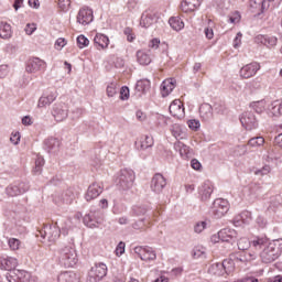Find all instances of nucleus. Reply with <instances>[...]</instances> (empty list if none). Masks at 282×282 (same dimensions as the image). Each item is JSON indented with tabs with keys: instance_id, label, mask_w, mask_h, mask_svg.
Masks as SVG:
<instances>
[{
	"instance_id": "1",
	"label": "nucleus",
	"mask_w": 282,
	"mask_h": 282,
	"mask_svg": "<svg viewBox=\"0 0 282 282\" xmlns=\"http://www.w3.org/2000/svg\"><path fill=\"white\" fill-rule=\"evenodd\" d=\"M19 265V260L10 256L0 257V268L1 270H8L6 274V280L8 282H36L35 278L28 271L15 270Z\"/></svg>"
},
{
	"instance_id": "2",
	"label": "nucleus",
	"mask_w": 282,
	"mask_h": 282,
	"mask_svg": "<svg viewBox=\"0 0 282 282\" xmlns=\"http://www.w3.org/2000/svg\"><path fill=\"white\" fill-rule=\"evenodd\" d=\"M282 252V239L274 240L265 246L263 250L260 252V258L262 263H272L276 261L279 257H281Z\"/></svg>"
},
{
	"instance_id": "3",
	"label": "nucleus",
	"mask_w": 282,
	"mask_h": 282,
	"mask_svg": "<svg viewBox=\"0 0 282 282\" xmlns=\"http://www.w3.org/2000/svg\"><path fill=\"white\" fill-rule=\"evenodd\" d=\"M57 259L64 268H74L78 263V253L74 247L65 246L58 250Z\"/></svg>"
},
{
	"instance_id": "4",
	"label": "nucleus",
	"mask_w": 282,
	"mask_h": 282,
	"mask_svg": "<svg viewBox=\"0 0 282 282\" xmlns=\"http://www.w3.org/2000/svg\"><path fill=\"white\" fill-rule=\"evenodd\" d=\"M36 237H41L43 243H55L61 237V228L56 225H44L41 230H37Z\"/></svg>"
},
{
	"instance_id": "5",
	"label": "nucleus",
	"mask_w": 282,
	"mask_h": 282,
	"mask_svg": "<svg viewBox=\"0 0 282 282\" xmlns=\"http://www.w3.org/2000/svg\"><path fill=\"white\" fill-rule=\"evenodd\" d=\"M135 180V173L132 170H121L117 180V188L119 191H129L133 186V182Z\"/></svg>"
},
{
	"instance_id": "6",
	"label": "nucleus",
	"mask_w": 282,
	"mask_h": 282,
	"mask_svg": "<svg viewBox=\"0 0 282 282\" xmlns=\"http://www.w3.org/2000/svg\"><path fill=\"white\" fill-rule=\"evenodd\" d=\"M84 224L87 228H100L105 224V213L100 209L90 210L84 216Z\"/></svg>"
},
{
	"instance_id": "7",
	"label": "nucleus",
	"mask_w": 282,
	"mask_h": 282,
	"mask_svg": "<svg viewBox=\"0 0 282 282\" xmlns=\"http://www.w3.org/2000/svg\"><path fill=\"white\" fill-rule=\"evenodd\" d=\"M232 261L224 260L223 262H215L210 264L208 272L213 276H226V274H230L232 272Z\"/></svg>"
},
{
	"instance_id": "8",
	"label": "nucleus",
	"mask_w": 282,
	"mask_h": 282,
	"mask_svg": "<svg viewBox=\"0 0 282 282\" xmlns=\"http://www.w3.org/2000/svg\"><path fill=\"white\" fill-rule=\"evenodd\" d=\"M228 210H230V204L228 200L224 198H217L213 203L210 214L215 219H221V217H224Z\"/></svg>"
},
{
	"instance_id": "9",
	"label": "nucleus",
	"mask_w": 282,
	"mask_h": 282,
	"mask_svg": "<svg viewBox=\"0 0 282 282\" xmlns=\"http://www.w3.org/2000/svg\"><path fill=\"white\" fill-rule=\"evenodd\" d=\"M107 276V264L96 263L88 272L87 282H99Z\"/></svg>"
},
{
	"instance_id": "10",
	"label": "nucleus",
	"mask_w": 282,
	"mask_h": 282,
	"mask_svg": "<svg viewBox=\"0 0 282 282\" xmlns=\"http://www.w3.org/2000/svg\"><path fill=\"white\" fill-rule=\"evenodd\" d=\"M51 113L56 122H63L69 116V107L65 102H56L53 105Z\"/></svg>"
},
{
	"instance_id": "11",
	"label": "nucleus",
	"mask_w": 282,
	"mask_h": 282,
	"mask_svg": "<svg viewBox=\"0 0 282 282\" xmlns=\"http://www.w3.org/2000/svg\"><path fill=\"white\" fill-rule=\"evenodd\" d=\"M29 191L30 183L28 182H15L6 187L8 197H19V195H23V193H28Z\"/></svg>"
},
{
	"instance_id": "12",
	"label": "nucleus",
	"mask_w": 282,
	"mask_h": 282,
	"mask_svg": "<svg viewBox=\"0 0 282 282\" xmlns=\"http://www.w3.org/2000/svg\"><path fill=\"white\" fill-rule=\"evenodd\" d=\"M240 122L247 131H252L259 127V121L252 111H246L240 116Z\"/></svg>"
},
{
	"instance_id": "13",
	"label": "nucleus",
	"mask_w": 282,
	"mask_h": 282,
	"mask_svg": "<svg viewBox=\"0 0 282 282\" xmlns=\"http://www.w3.org/2000/svg\"><path fill=\"white\" fill-rule=\"evenodd\" d=\"M134 253L141 259V261H155L158 254L151 247H135Z\"/></svg>"
},
{
	"instance_id": "14",
	"label": "nucleus",
	"mask_w": 282,
	"mask_h": 282,
	"mask_svg": "<svg viewBox=\"0 0 282 282\" xmlns=\"http://www.w3.org/2000/svg\"><path fill=\"white\" fill-rule=\"evenodd\" d=\"M166 187V178L161 173L154 174L151 180L150 188L153 193L160 194Z\"/></svg>"
},
{
	"instance_id": "15",
	"label": "nucleus",
	"mask_w": 282,
	"mask_h": 282,
	"mask_svg": "<svg viewBox=\"0 0 282 282\" xmlns=\"http://www.w3.org/2000/svg\"><path fill=\"white\" fill-rule=\"evenodd\" d=\"M94 21V10L84 7L77 14V23L80 25H89Z\"/></svg>"
},
{
	"instance_id": "16",
	"label": "nucleus",
	"mask_w": 282,
	"mask_h": 282,
	"mask_svg": "<svg viewBox=\"0 0 282 282\" xmlns=\"http://www.w3.org/2000/svg\"><path fill=\"white\" fill-rule=\"evenodd\" d=\"M259 69H261V65L257 62L247 64L240 69V76L241 78H252V76L257 75Z\"/></svg>"
},
{
	"instance_id": "17",
	"label": "nucleus",
	"mask_w": 282,
	"mask_h": 282,
	"mask_svg": "<svg viewBox=\"0 0 282 282\" xmlns=\"http://www.w3.org/2000/svg\"><path fill=\"white\" fill-rule=\"evenodd\" d=\"M102 191H105V188L102 187L101 184L93 183L91 185H89V187L85 194L86 202H91V200L96 199L97 197L100 196Z\"/></svg>"
},
{
	"instance_id": "18",
	"label": "nucleus",
	"mask_w": 282,
	"mask_h": 282,
	"mask_svg": "<svg viewBox=\"0 0 282 282\" xmlns=\"http://www.w3.org/2000/svg\"><path fill=\"white\" fill-rule=\"evenodd\" d=\"M169 109L173 118H177L178 120H182V118H184L185 116L184 104H182L180 99H175L174 101H172Z\"/></svg>"
},
{
	"instance_id": "19",
	"label": "nucleus",
	"mask_w": 282,
	"mask_h": 282,
	"mask_svg": "<svg viewBox=\"0 0 282 282\" xmlns=\"http://www.w3.org/2000/svg\"><path fill=\"white\" fill-rule=\"evenodd\" d=\"M26 72L28 74H36V72H41V69H45V62L39 57H34L29 59L26 63Z\"/></svg>"
},
{
	"instance_id": "20",
	"label": "nucleus",
	"mask_w": 282,
	"mask_h": 282,
	"mask_svg": "<svg viewBox=\"0 0 282 282\" xmlns=\"http://www.w3.org/2000/svg\"><path fill=\"white\" fill-rule=\"evenodd\" d=\"M218 239L226 243H235V239H237V231L228 228L221 229L218 232Z\"/></svg>"
},
{
	"instance_id": "21",
	"label": "nucleus",
	"mask_w": 282,
	"mask_h": 282,
	"mask_svg": "<svg viewBox=\"0 0 282 282\" xmlns=\"http://www.w3.org/2000/svg\"><path fill=\"white\" fill-rule=\"evenodd\" d=\"M154 23H158V15L152 11H144L140 20L141 28H151Z\"/></svg>"
},
{
	"instance_id": "22",
	"label": "nucleus",
	"mask_w": 282,
	"mask_h": 282,
	"mask_svg": "<svg viewBox=\"0 0 282 282\" xmlns=\"http://www.w3.org/2000/svg\"><path fill=\"white\" fill-rule=\"evenodd\" d=\"M56 98H58V93H56V91H51L48 94H44L40 97V99L37 101V107L40 109H43V107H50V105L52 102H54V100H56Z\"/></svg>"
},
{
	"instance_id": "23",
	"label": "nucleus",
	"mask_w": 282,
	"mask_h": 282,
	"mask_svg": "<svg viewBox=\"0 0 282 282\" xmlns=\"http://www.w3.org/2000/svg\"><path fill=\"white\" fill-rule=\"evenodd\" d=\"M153 144V137L143 135L139 141H135L134 147L138 151H147V149H151Z\"/></svg>"
},
{
	"instance_id": "24",
	"label": "nucleus",
	"mask_w": 282,
	"mask_h": 282,
	"mask_svg": "<svg viewBox=\"0 0 282 282\" xmlns=\"http://www.w3.org/2000/svg\"><path fill=\"white\" fill-rule=\"evenodd\" d=\"M76 197H78V193L74 191V188H68L64 191L59 197L62 204H74L76 200Z\"/></svg>"
},
{
	"instance_id": "25",
	"label": "nucleus",
	"mask_w": 282,
	"mask_h": 282,
	"mask_svg": "<svg viewBox=\"0 0 282 282\" xmlns=\"http://www.w3.org/2000/svg\"><path fill=\"white\" fill-rule=\"evenodd\" d=\"M198 193L202 202H208V199H210V195H213V185L209 182L204 183L198 188Z\"/></svg>"
},
{
	"instance_id": "26",
	"label": "nucleus",
	"mask_w": 282,
	"mask_h": 282,
	"mask_svg": "<svg viewBox=\"0 0 282 282\" xmlns=\"http://www.w3.org/2000/svg\"><path fill=\"white\" fill-rule=\"evenodd\" d=\"M58 282H80V275L78 273L66 271L57 276Z\"/></svg>"
},
{
	"instance_id": "27",
	"label": "nucleus",
	"mask_w": 282,
	"mask_h": 282,
	"mask_svg": "<svg viewBox=\"0 0 282 282\" xmlns=\"http://www.w3.org/2000/svg\"><path fill=\"white\" fill-rule=\"evenodd\" d=\"M199 6H202V0H184L181 3V9L184 12H195Z\"/></svg>"
},
{
	"instance_id": "28",
	"label": "nucleus",
	"mask_w": 282,
	"mask_h": 282,
	"mask_svg": "<svg viewBox=\"0 0 282 282\" xmlns=\"http://www.w3.org/2000/svg\"><path fill=\"white\" fill-rule=\"evenodd\" d=\"M278 39L269 35H257L256 43H261V45H265V47H274L278 43Z\"/></svg>"
},
{
	"instance_id": "29",
	"label": "nucleus",
	"mask_w": 282,
	"mask_h": 282,
	"mask_svg": "<svg viewBox=\"0 0 282 282\" xmlns=\"http://www.w3.org/2000/svg\"><path fill=\"white\" fill-rule=\"evenodd\" d=\"M96 47L107 50L109 47V37L102 33H97L94 39Z\"/></svg>"
},
{
	"instance_id": "30",
	"label": "nucleus",
	"mask_w": 282,
	"mask_h": 282,
	"mask_svg": "<svg viewBox=\"0 0 282 282\" xmlns=\"http://www.w3.org/2000/svg\"><path fill=\"white\" fill-rule=\"evenodd\" d=\"M59 147H61V141H58V139L56 138H50L44 141V149L48 153H56Z\"/></svg>"
},
{
	"instance_id": "31",
	"label": "nucleus",
	"mask_w": 282,
	"mask_h": 282,
	"mask_svg": "<svg viewBox=\"0 0 282 282\" xmlns=\"http://www.w3.org/2000/svg\"><path fill=\"white\" fill-rule=\"evenodd\" d=\"M199 115L205 122H208V120H213V106H210L209 104H203L199 107Z\"/></svg>"
},
{
	"instance_id": "32",
	"label": "nucleus",
	"mask_w": 282,
	"mask_h": 282,
	"mask_svg": "<svg viewBox=\"0 0 282 282\" xmlns=\"http://www.w3.org/2000/svg\"><path fill=\"white\" fill-rule=\"evenodd\" d=\"M175 89V79H166L161 84V94L166 98Z\"/></svg>"
},
{
	"instance_id": "33",
	"label": "nucleus",
	"mask_w": 282,
	"mask_h": 282,
	"mask_svg": "<svg viewBox=\"0 0 282 282\" xmlns=\"http://www.w3.org/2000/svg\"><path fill=\"white\" fill-rule=\"evenodd\" d=\"M269 111L272 116L275 118H279L282 113V99H278L275 101H272L269 106Z\"/></svg>"
},
{
	"instance_id": "34",
	"label": "nucleus",
	"mask_w": 282,
	"mask_h": 282,
	"mask_svg": "<svg viewBox=\"0 0 282 282\" xmlns=\"http://www.w3.org/2000/svg\"><path fill=\"white\" fill-rule=\"evenodd\" d=\"M231 259H234V261H236L237 263H248V261L252 259V254L246 251H241V252L231 254Z\"/></svg>"
},
{
	"instance_id": "35",
	"label": "nucleus",
	"mask_w": 282,
	"mask_h": 282,
	"mask_svg": "<svg viewBox=\"0 0 282 282\" xmlns=\"http://www.w3.org/2000/svg\"><path fill=\"white\" fill-rule=\"evenodd\" d=\"M135 89L140 94H147L151 89V82L149 79H140L137 82Z\"/></svg>"
},
{
	"instance_id": "36",
	"label": "nucleus",
	"mask_w": 282,
	"mask_h": 282,
	"mask_svg": "<svg viewBox=\"0 0 282 282\" xmlns=\"http://www.w3.org/2000/svg\"><path fill=\"white\" fill-rule=\"evenodd\" d=\"M137 61L140 65H151V55H149L145 51H138Z\"/></svg>"
},
{
	"instance_id": "37",
	"label": "nucleus",
	"mask_w": 282,
	"mask_h": 282,
	"mask_svg": "<svg viewBox=\"0 0 282 282\" xmlns=\"http://www.w3.org/2000/svg\"><path fill=\"white\" fill-rule=\"evenodd\" d=\"M12 36V26L6 22L0 23V37L10 39Z\"/></svg>"
},
{
	"instance_id": "38",
	"label": "nucleus",
	"mask_w": 282,
	"mask_h": 282,
	"mask_svg": "<svg viewBox=\"0 0 282 282\" xmlns=\"http://www.w3.org/2000/svg\"><path fill=\"white\" fill-rule=\"evenodd\" d=\"M263 144H265V139L263 137H253L248 141L247 147L259 149V147H263Z\"/></svg>"
},
{
	"instance_id": "39",
	"label": "nucleus",
	"mask_w": 282,
	"mask_h": 282,
	"mask_svg": "<svg viewBox=\"0 0 282 282\" xmlns=\"http://www.w3.org/2000/svg\"><path fill=\"white\" fill-rule=\"evenodd\" d=\"M169 23L171 28L174 29L176 32H180V30H184V22L180 17L170 18Z\"/></svg>"
},
{
	"instance_id": "40",
	"label": "nucleus",
	"mask_w": 282,
	"mask_h": 282,
	"mask_svg": "<svg viewBox=\"0 0 282 282\" xmlns=\"http://www.w3.org/2000/svg\"><path fill=\"white\" fill-rule=\"evenodd\" d=\"M43 166H45V159H43V156H37L35 160V167L33 169V173L35 175H41L43 172Z\"/></svg>"
},
{
	"instance_id": "41",
	"label": "nucleus",
	"mask_w": 282,
	"mask_h": 282,
	"mask_svg": "<svg viewBox=\"0 0 282 282\" xmlns=\"http://www.w3.org/2000/svg\"><path fill=\"white\" fill-rule=\"evenodd\" d=\"M193 259H206V249L203 247H196L192 251Z\"/></svg>"
},
{
	"instance_id": "42",
	"label": "nucleus",
	"mask_w": 282,
	"mask_h": 282,
	"mask_svg": "<svg viewBox=\"0 0 282 282\" xmlns=\"http://www.w3.org/2000/svg\"><path fill=\"white\" fill-rule=\"evenodd\" d=\"M281 204H282V197H281V195L273 196V197H271V199H270V206H269V208H271V209L274 210V208L281 207Z\"/></svg>"
},
{
	"instance_id": "43",
	"label": "nucleus",
	"mask_w": 282,
	"mask_h": 282,
	"mask_svg": "<svg viewBox=\"0 0 282 282\" xmlns=\"http://www.w3.org/2000/svg\"><path fill=\"white\" fill-rule=\"evenodd\" d=\"M256 113H263L265 111V100L256 101L252 104Z\"/></svg>"
},
{
	"instance_id": "44",
	"label": "nucleus",
	"mask_w": 282,
	"mask_h": 282,
	"mask_svg": "<svg viewBox=\"0 0 282 282\" xmlns=\"http://www.w3.org/2000/svg\"><path fill=\"white\" fill-rule=\"evenodd\" d=\"M251 243L250 240H248V238H240L238 240V249L241 251H246L248 250V248H250Z\"/></svg>"
},
{
	"instance_id": "45",
	"label": "nucleus",
	"mask_w": 282,
	"mask_h": 282,
	"mask_svg": "<svg viewBox=\"0 0 282 282\" xmlns=\"http://www.w3.org/2000/svg\"><path fill=\"white\" fill-rule=\"evenodd\" d=\"M118 94V85L116 83H111L107 86V96L109 98H113Z\"/></svg>"
},
{
	"instance_id": "46",
	"label": "nucleus",
	"mask_w": 282,
	"mask_h": 282,
	"mask_svg": "<svg viewBox=\"0 0 282 282\" xmlns=\"http://www.w3.org/2000/svg\"><path fill=\"white\" fill-rule=\"evenodd\" d=\"M206 226H208V223L206 221L196 223L194 226V232H196L197 235H199L200 232H204V230H206Z\"/></svg>"
},
{
	"instance_id": "47",
	"label": "nucleus",
	"mask_w": 282,
	"mask_h": 282,
	"mask_svg": "<svg viewBox=\"0 0 282 282\" xmlns=\"http://www.w3.org/2000/svg\"><path fill=\"white\" fill-rule=\"evenodd\" d=\"M123 34L127 36V41H129V43H133V41H135V35L133 34V29L126 28L123 30Z\"/></svg>"
},
{
	"instance_id": "48",
	"label": "nucleus",
	"mask_w": 282,
	"mask_h": 282,
	"mask_svg": "<svg viewBox=\"0 0 282 282\" xmlns=\"http://www.w3.org/2000/svg\"><path fill=\"white\" fill-rule=\"evenodd\" d=\"M77 45L83 50V47H87V45H89V40L85 35H79L77 37Z\"/></svg>"
},
{
	"instance_id": "49",
	"label": "nucleus",
	"mask_w": 282,
	"mask_h": 282,
	"mask_svg": "<svg viewBox=\"0 0 282 282\" xmlns=\"http://www.w3.org/2000/svg\"><path fill=\"white\" fill-rule=\"evenodd\" d=\"M8 243L11 250H19V247L21 246V240L17 238H10Z\"/></svg>"
},
{
	"instance_id": "50",
	"label": "nucleus",
	"mask_w": 282,
	"mask_h": 282,
	"mask_svg": "<svg viewBox=\"0 0 282 282\" xmlns=\"http://www.w3.org/2000/svg\"><path fill=\"white\" fill-rule=\"evenodd\" d=\"M132 213L133 215H135L137 217H140L142 215H147V207H142V206H134L132 208Z\"/></svg>"
},
{
	"instance_id": "51",
	"label": "nucleus",
	"mask_w": 282,
	"mask_h": 282,
	"mask_svg": "<svg viewBox=\"0 0 282 282\" xmlns=\"http://www.w3.org/2000/svg\"><path fill=\"white\" fill-rule=\"evenodd\" d=\"M187 124H188L189 129H192V131H197V129H199V127H202V123H199V120H196V119L188 120Z\"/></svg>"
},
{
	"instance_id": "52",
	"label": "nucleus",
	"mask_w": 282,
	"mask_h": 282,
	"mask_svg": "<svg viewBox=\"0 0 282 282\" xmlns=\"http://www.w3.org/2000/svg\"><path fill=\"white\" fill-rule=\"evenodd\" d=\"M67 45V40L65 37H59L55 42V50H63Z\"/></svg>"
},
{
	"instance_id": "53",
	"label": "nucleus",
	"mask_w": 282,
	"mask_h": 282,
	"mask_svg": "<svg viewBox=\"0 0 282 282\" xmlns=\"http://www.w3.org/2000/svg\"><path fill=\"white\" fill-rule=\"evenodd\" d=\"M120 99L121 100H129V87H127V86L121 87Z\"/></svg>"
},
{
	"instance_id": "54",
	"label": "nucleus",
	"mask_w": 282,
	"mask_h": 282,
	"mask_svg": "<svg viewBox=\"0 0 282 282\" xmlns=\"http://www.w3.org/2000/svg\"><path fill=\"white\" fill-rule=\"evenodd\" d=\"M251 246L253 248H263L265 246V239L264 238H258L251 242Z\"/></svg>"
},
{
	"instance_id": "55",
	"label": "nucleus",
	"mask_w": 282,
	"mask_h": 282,
	"mask_svg": "<svg viewBox=\"0 0 282 282\" xmlns=\"http://www.w3.org/2000/svg\"><path fill=\"white\" fill-rule=\"evenodd\" d=\"M127 245L123 241H120L116 248V254L117 257H122V253L124 252V248Z\"/></svg>"
},
{
	"instance_id": "56",
	"label": "nucleus",
	"mask_w": 282,
	"mask_h": 282,
	"mask_svg": "<svg viewBox=\"0 0 282 282\" xmlns=\"http://www.w3.org/2000/svg\"><path fill=\"white\" fill-rule=\"evenodd\" d=\"M172 135H174V138H180V135H182V128L180 127V124H174L172 126Z\"/></svg>"
},
{
	"instance_id": "57",
	"label": "nucleus",
	"mask_w": 282,
	"mask_h": 282,
	"mask_svg": "<svg viewBox=\"0 0 282 282\" xmlns=\"http://www.w3.org/2000/svg\"><path fill=\"white\" fill-rule=\"evenodd\" d=\"M272 169L270 165H264L262 169L256 171V175H268Z\"/></svg>"
},
{
	"instance_id": "58",
	"label": "nucleus",
	"mask_w": 282,
	"mask_h": 282,
	"mask_svg": "<svg viewBox=\"0 0 282 282\" xmlns=\"http://www.w3.org/2000/svg\"><path fill=\"white\" fill-rule=\"evenodd\" d=\"M251 8H263L265 0H250Z\"/></svg>"
},
{
	"instance_id": "59",
	"label": "nucleus",
	"mask_w": 282,
	"mask_h": 282,
	"mask_svg": "<svg viewBox=\"0 0 282 282\" xmlns=\"http://www.w3.org/2000/svg\"><path fill=\"white\" fill-rule=\"evenodd\" d=\"M61 10H67L72 6V0H58Z\"/></svg>"
},
{
	"instance_id": "60",
	"label": "nucleus",
	"mask_w": 282,
	"mask_h": 282,
	"mask_svg": "<svg viewBox=\"0 0 282 282\" xmlns=\"http://www.w3.org/2000/svg\"><path fill=\"white\" fill-rule=\"evenodd\" d=\"M24 32L30 36L36 32V24H26Z\"/></svg>"
},
{
	"instance_id": "61",
	"label": "nucleus",
	"mask_w": 282,
	"mask_h": 282,
	"mask_svg": "<svg viewBox=\"0 0 282 282\" xmlns=\"http://www.w3.org/2000/svg\"><path fill=\"white\" fill-rule=\"evenodd\" d=\"M191 166L194 169V171H202V163L197 159H193L191 161Z\"/></svg>"
},
{
	"instance_id": "62",
	"label": "nucleus",
	"mask_w": 282,
	"mask_h": 282,
	"mask_svg": "<svg viewBox=\"0 0 282 282\" xmlns=\"http://www.w3.org/2000/svg\"><path fill=\"white\" fill-rule=\"evenodd\" d=\"M149 47L151 50H158L160 47V40L158 39H152L149 43Z\"/></svg>"
},
{
	"instance_id": "63",
	"label": "nucleus",
	"mask_w": 282,
	"mask_h": 282,
	"mask_svg": "<svg viewBox=\"0 0 282 282\" xmlns=\"http://www.w3.org/2000/svg\"><path fill=\"white\" fill-rule=\"evenodd\" d=\"M241 36H243V34H241V32H238L234 40V47L236 50H237V47H239V45H241Z\"/></svg>"
},
{
	"instance_id": "64",
	"label": "nucleus",
	"mask_w": 282,
	"mask_h": 282,
	"mask_svg": "<svg viewBox=\"0 0 282 282\" xmlns=\"http://www.w3.org/2000/svg\"><path fill=\"white\" fill-rule=\"evenodd\" d=\"M74 118H83V116H85V109L83 108H76L74 111Z\"/></svg>"
}]
</instances>
